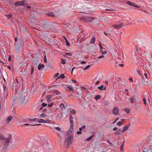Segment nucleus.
Here are the masks:
<instances>
[{"label":"nucleus","instance_id":"60","mask_svg":"<svg viewBox=\"0 0 152 152\" xmlns=\"http://www.w3.org/2000/svg\"><path fill=\"white\" fill-rule=\"evenodd\" d=\"M86 127V126L85 125L83 126L82 127H81V128L83 129H84Z\"/></svg>","mask_w":152,"mask_h":152},{"label":"nucleus","instance_id":"53","mask_svg":"<svg viewBox=\"0 0 152 152\" xmlns=\"http://www.w3.org/2000/svg\"><path fill=\"white\" fill-rule=\"evenodd\" d=\"M82 133V132L80 131H77V134H81Z\"/></svg>","mask_w":152,"mask_h":152},{"label":"nucleus","instance_id":"5","mask_svg":"<svg viewBox=\"0 0 152 152\" xmlns=\"http://www.w3.org/2000/svg\"><path fill=\"white\" fill-rule=\"evenodd\" d=\"M21 45L20 44H17L15 48V51L17 53L19 52L20 49Z\"/></svg>","mask_w":152,"mask_h":152},{"label":"nucleus","instance_id":"20","mask_svg":"<svg viewBox=\"0 0 152 152\" xmlns=\"http://www.w3.org/2000/svg\"><path fill=\"white\" fill-rule=\"evenodd\" d=\"M38 119L37 118H33L30 119L29 121L31 122H34L35 121H37L38 120Z\"/></svg>","mask_w":152,"mask_h":152},{"label":"nucleus","instance_id":"14","mask_svg":"<svg viewBox=\"0 0 152 152\" xmlns=\"http://www.w3.org/2000/svg\"><path fill=\"white\" fill-rule=\"evenodd\" d=\"M146 147L148 152H152V145H148Z\"/></svg>","mask_w":152,"mask_h":152},{"label":"nucleus","instance_id":"44","mask_svg":"<svg viewBox=\"0 0 152 152\" xmlns=\"http://www.w3.org/2000/svg\"><path fill=\"white\" fill-rule=\"evenodd\" d=\"M148 151L146 147L144 148V151L143 152H148Z\"/></svg>","mask_w":152,"mask_h":152},{"label":"nucleus","instance_id":"38","mask_svg":"<svg viewBox=\"0 0 152 152\" xmlns=\"http://www.w3.org/2000/svg\"><path fill=\"white\" fill-rule=\"evenodd\" d=\"M5 139V137H4V136L1 135V134H0V140H4V139Z\"/></svg>","mask_w":152,"mask_h":152},{"label":"nucleus","instance_id":"19","mask_svg":"<svg viewBox=\"0 0 152 152\" xmlns=\"http://www.w3.org/2000/svg\"><path fill=\"white\" fill-rule=\"evenodd\" d=\"M63 55L67 58H68L69 56H72V54H71L68 53H65L64 54H63Z\"/></svg>","mask_w":152,"mask_h":152},{"label":"nucleus","instance_id":"41","mask_svg":"<svg viewBox=\"0 0 152 152\" xmlns=\"http://www.w3.org/2000/svg\"><path fill=\"white\" fill-rule=\"evenodd\" d=\"M61 63L63 64H64L65 63V61L64 59H61Z\"/></svg>","mask_w":152,"mask_h":152},{"label":"nucleus","instance_id":"28","mask_svg":"<svg viewBox=\"0 0 152 152\" xmlns=\"http://www.w3.org/2000/svg\"><path fill=\"white\" fill-rule=\"evenodd\" d=\"M101 98V97L100 96V95H96L95 98V99L96 100H98V99H99L100 98Z\"/></svg>","mask_w":152,"mask_h":152},{"label":"nucleus","instance_id":"32","mask_svg":"<svg viewBox=\"0 0 152 152\" xmlns=\"http://www.w3.org/2000/svg\"><path fill=\"white\" fill-rule=\"evenodd\" d=\"M90 67V65H88L86 67H83L84 70H87Z\"/></svg>","mask_w":152,"mask_h":152},{"label":"nucleus","instance_id":"11","mask_svg":"<svg viewBox=\"0 0 152 152\" xmlns=\"http://www.w3.org/2000/svg\"><path fill=\"white\" fill-rule=\"evenodd\" d=\"M127 4H128L130 6L134 7H136L137 8H140V7L139 6L135 5L133 3L129 1H127Z\"/></svg>","mask_w":152,"mask_h":152},{"label":"nucleus","instance_id":"52","mask_svg":"<svg viewBox=\"0 0 152 152\" xmlns=\"http://www.w3.org/2000/svg\"><path fill=\"white\" fill-rule=\"evenodd\" d=\"M118 118H116L114 121L113 122V124H114L118 120Z\"/></svg>","mask_w":152,"mask_h":152},{"label":"nucleus","instance_id":"51","mask_svg":"<svg viewBox=\"0 0 152 152\" xmlns=\"http://www.w3.org/2000/svg\"><path fill=\"white\" fill-rule=\"evenodd\" d=\"M25 98L23 97V98L22 99H21V100L22 101H21V102H22V103H24L25 102L24 101H23L24 100H25Z\"/></svg>","mask_w":152,"mask_h":152},{"label":"nucleus","instance_id":"36","mask_svg":"<svg viewBox=\"0 0 152 152\" xmlns=\"http://www.w3.org/2000/svg\"><path fill=\"white\" fill-rule=\"evenodd\" d=\"M107 53V51H103L101 50V54L102 55H104L106 54Z\"/></svg>","mask_w":152,"mask_h":152},{"label":"nucleus","instance_id":"15","mask_svg":"<svg viewBox=\"0 0 152 152\" xmlns=\"http://www.w3.org/2000/svg\"><path fill=\"white\" fill-rule=\"evenodd\" d=\"M41 23L44 26V27L47 26L48 23L47 22L45 21V20L43 21H41Z\"/></svg>","mask_w":152,"mask_h":152},{"label":"nucleus","instance_id":"26","mask_svg":"<svg viewBox=\"0 0 152 152\" xmlns=\"http://www.w3.org/2000/svg\"><path fill=\"white\" fill-rule=\"evenodd\" d=\"M104 87V85H102L98 87V88L100 90H103Z\"/></svg>","mask_w":152,"mask_h":152},{"label":"nucleus","instance_id":"18","mask_svg":"<svg viewBox=\"0 0 152 152\" xmlns=\"http://www.w3.org/2000/svg\"><path fill=\"white\" fill-rule=\"evenodd\" d=\"M52 95H48L47 96L46 99L47 100V101L48 102H51V100L50 99V97L52 96Z\"/></svg>","mask_w":152,"mask_h":152},{"label":"nucleus","instance_id":"54","mask_svg":"<svg viewBox=\"0 0 152 152\" xmlns=\"http://www.w3.org/2000/svg\"><path fill=\"white\" fill-rule=\"evenodd\" d=\"M117 129V128L116 127H115L113 128V131H115Z\"/></svg>","mask_w":152,"mask_h":152},{"label":"nucleus","instance_id":"35","mask_svg":"<svg viewBox=\"0 0 152 152\" xmlns=\"http://www.w3.org/2000/svg\"><path fill=\"white\" fill-rule=\"evenodd\" d=\"M54 93L55 94H56L58 95L60 94V92L59 91L57 90H56L54 91Z\"/></svg>","mask_w":152,"mask_h":152},{"label":"nucleus","instance_id":"17","mask_svg":"<svg viewBox=\"0 0 152 152\" xmlns=\"http://www.w3.org/2000/svg\"><path fill=\"white\" fill-rule=\"evenodd\" d=\"M122 131L120 129H119L115 132V134L116 135H118Z\"/></svg>","mask_w":152,"mask_h":152},{"label":"nucleus","instance_id":"29","mask_svg":"<svg viewBox=\"0 0 152 152\" xmlns=\"http://www.w3.org/2000/svg\"><path fill=\"white\" fill-rule=\"evenodd\" d=\"M46 116V115L45 113H43L40 115V116L41 118H44Z\"/></svg>","mask_w":152,"mask_h":152},{"label":"nucleus","instance_id":"42","mask_svg":"<svg viewBox=\"0 0 152 152\" xmlns=\"http://www.w3.org/2000/svg\"><path fill=\"white\" fill-rule=\"evenodd\" d=\"M53 103H52L50 104H48V106H49L50 107H51L53 105Z\"/></svg>","mask_w":152,"mask_h":152},{"label":"nucleus","instance_id":"24","mask_svg":"<svg viewBox=\"0 0 152 152\" xmlns=\"http://www.w3.org/2000/svg\"><path fill=\"white\" fill-rule=\"evenodd\" d=\"M94 135H93L91 136H90V137H89L88 138H87L86 139V140L87 141H90L94 137Z\"/></svg>","mask_w":152,"mask_h":152},{"label":"nucleus","instance_id":"57","mask_svg":"<svg viewBox=\"0 0 152 152\" xmlns=\"http://www.w3.org/2000/svg\"><path fill=\"white\" fill-rule=\"evenodd\" d=\"M99 46L100 48L102 50L103 49V48L101 44H99Z\"/></svg>","mask_w":152,"mask_h":152},{"label":"nucleus","instance_id":"46","mask_svg":"<svg viewBox=\"0 0 152 152\" xmlns=\"http://www.w3.org/2000/svg\"><path fill=\"white\" fill-rule=\"evenodd\" d=\"M31 74H32L34 72V67L31 68Z\"/></svg>","mask_w":152,"mask_h":152},{"label":"nucleus","instance_id":"49","mask_svg":"<svg viewBox=\"0 0 152 152\" xmlns=\"http://www.w3.org/2000/svg\"><path fill=\"white\" fill-rule=\"evenodd\" d=\"M47 58H46V56H45L44 57V61L45 62H47Z\"/></svg>","mask_w":152,"mask_h":152},{"label":"nucleus","instance_id":"8","mask_svg":"<svg viewBox=\"0 0 152 152\" xmlns=\"http://www.w3.org/2000/svg\"><path fill=\"white\" fill-rule=\"evenodd\" d=\"M38 122L39 123H49L50 121L49 120H48L47 121L44 120L42 119H40L38 121Z\"/></svg>","mask_w":152,"mask_h":152},{"label":"nucleus","instance_id":"56","mask_svg":"<svg viewBox=\"0 0 152 152\" xmlns=\"http://www.w3.org/2000/svg\"><path fill=\"white\" fill-rule=\"evenodd\" d=\"M86 63V62L85 61H82L81 62V64H84Z\"/></svg>","mask_w":152,"mask_h":152},{"label":"nucleus","instance_id":"7","mask_svg":"<svg viewBox=\"0 0 152 152\" xmlns=\"http://www.w3.org/2000/svg\"><path fill=\"white\" fill-rule=\"evenodd\" d=\"M130 125V124H128L124 126L123 130L122 131V132H125L128 129V128Z\"/></svg>","mask_w":152,"mask_h":152},{"label":"nucleus","instance_id":"45","mask_svg":"<svg viewBox=\"0 0 152 152\" xmlns=\"http://www.w3.org/2000/svg\"><path fill=\"white\" fill-rule=\"evenodd\" d=\"M143 102L146 105V102L145 99V98H144V99H143Z\"/></svg>","mask_w":152,"mask_h":152},{"label":"nucleus","instance_id":"39","mask_svg":"<svg viewBox=\"0 0 152 152\" xmlns=\"http://www.w3.org/2000/svg\"><path fill=\"white\" fill-rule=\"evenodd\" d=\"M71 113L72 114H75L76 113V111L75 110H73L71 111Z\"/></svg>","mask_w":152,"mask_h":152},{"label":"nucleus","instance_id":"6","mask_svg":"<svg viewBox=\"0 0 152 152\" xmlns=\"http://www.w3.org/2000/svg\"><path fill=\"white\" fill-rule=\"evenodd\" d=\"M123 26V23H121L118 24H114L112 25L113 27L115 28H119Z\"/></svg>","mask_w":152,"mask_h":152},{"label":"nucleus","instance_id":"63","mask_svg":"<svg viewBox=\"0 0 152 152\" xmlns=\"http://www.w3.org/2000/svg\"><path fill=\"white\" fill-rule=\"evenodd\" d=\"M144 75H145V77H146V78H147V74H146V73H145L144 74Z\"/></svg>","mask_w":152,"mask_h":152},{"label":"nucleus","instance_id":"23","mask_svg":"<svg viewBox=\"0 0 152 152\" xmlns=\"http://www.w3.org/2000/svg\"><path fill=\"white\" fill-rule=\"evenodd\" d=\"M124 110L127 113H129L130 112V110L128 107H125Z\"/></svg>","mask_w":152,"mask_h":152},{"label":"nucleus","instance_id":"37","mask_svg":"<svg viewBox=\"0 0 152 152\" xmlns=\"http://www.w3.org/2000/svg\"><path fill=\"white\" fill-rule=\"evenodd\" d=\"M55 129L59 131H61V128L58 127H56Z\"/></svg>","mask_w":152,"mask_h":152},{"label":"nucleus","instance_id":"13","mask_svg":"<svg viewBox=\"0 0 152 152\" xmlns=\"http://www.w3.org/2000/svg\"><path fill=\"white\" fill-rule=\"evenodd\" d=\"M69 122L70 125H73V118L72 115H70L69 117Z\"/></svg>","mask_w":152,"mask_h":152},{"label":"nucleus","instance_id":"31","mask_svg":"<svg viewBox=\"0 0 152 152\" xmlns=\"http://www.w3.org/2000/svg\"><path fill=\"white\" fill-rule=\"evenodd\" d=\"M69 89V90L70 91H73V89L72 87L69 86L67 87Z\"/></svg>","mask_w":152,"mask_h":152},{"label":"nucleus","instance_id":"22","mask_svg":"<svg viewBox=\"0 0 152 152\" xmlns=\"http://www.w3.org/2000/svg\"><path fill=\"white\" fill-rule=\"evenodd\" d=\"M44 65L43 64L41 65H39L38 67V69L39 70H40L42 68H44Z\"/></svg>","mask_w":152,"mask_h":152},{"label":"nucleus","instance_id":"40","mask_svg":"<svg viewBox=\"0 0 152 152\" xmlns=\"http://www.w3.org/2000/svg\"><path fill=\"white\" fill-rule=\"evenodd\" d=\"M117 125L120 126V125H121L122 124V123L121 121H119L117 123Z\"/></svg>","mask_w":152,"mask_h":152},{"label":"nucleus","instance_id":"64","mask_svg":"<svg viewBox=\"0 0 152 152\" xmlns=\"http://www.w3.org/2000/svg\"><path fill=\"white\" fill-rule=\"evenodd\" d=\"M79 130H80V131L81 132V131H82V128H81V127L80 128H79Z\"/></svg>","mask_w":152,"mask_h":152},{"label":"nucleus","instance_id":"59","mask_svg":"<svg viewBox=\"0 0 152 152\" xmlns=\"http://www.w3.org/2000/svg\"><path fill=\"white\" fill-rule=\"evenodd\" d=\"M3 88L4 90H5L6 89V87L4 84L3 85Z\"/></svg>","mask_w":152,"mask_h":152},{"label":"nucleus","instance_id":"47","mask_svg":"<svg viewBox=\"0 0 152 152\" xmlns=\"http://www.w3.org/2000/svg\"><path fill=\"white\" fill-rule=\"evenodd\" d=\"M47 105V104L46 103H43L42 104V106L43 107H45Z\"/></svg>","mask_w":152,"mask_h":152},{"label":"nucleus","instance_id":"16","mask_svg":"<svg viewBox=\"0 0 152 152\" xmlns=\"http://www.w3.org/2000/svg\"><path fill=\"white\" fill-rule=\"evenodd\" d=\"M73 129V125H70L68 131V132L71 133Z\"/></svg>","mask_w":152,"mask_h":152},{"label":"nucleus","instance_id":"30","mask_svg":"<svg viewBox=\"0 0 152 152\" xmlns=\"http://www.w3.org/2000/svg\"><path fill=\"white\" fill-rule=\"evenodd\" d=\"M12 117L11 116H10L7 119V121L8 122H9L11 120H12Z\"/></svg>","mask_w":152,"mask_h":152},{"label":"nucleus","instance_id":"50","mask_svg":"<svg viewBox=\"0 0 152 152\" xmlns=\"http://www.w3.org/2000/svg\"><path fill=\"white\" fill-rule=\"evenodd\" d=\"M41 124H32L31 125V126H37L41 125Z\"/></svg>","mask_w":152,"mask_h":152},{"label":"nucleus","instance_id":"25","mask_svg":"<svg viewBox=\"0 0 152 152\" xmlns=\"http://www.w3.org/2000/svg\"><path fill=\"white\" fill-rule=\"evenodd\" d=\"M64 38L65 39L66 42V44L67 46H69L70 45L69 43L66 38L65 37H64Z\"/></svg>","mask_w":152,"mask_h":152},{"label":"nucleus","instance_id":"34","mask_svg":"<svg viewBox=\"0 0 152 152\" xmlns=\"http://www.w3.org/2000/svg\"><path fill=\"white\" fill-rule=\"evenodd\" d=\"M65 76L64 74H61L58 77V78H62L63 79H64V78Z\"/></svg>","mask_w":152,"mask_h":152},{"label":"nucleus","instance_id":"48","mask_svg":"<svg viewBox=\"0 0 152 152\" xmlns=\"http://www.w3.org/2000/svg\"><path fill=\"white\" fill-rule=\"evenodd\" d=\"M104 57V56L103 55H101L98 57V58H101Z\"/></svg>","mask_w":152,"mask_h":152},{"label":"nucleus","instance_id":"58","mask_svg":"<svg viewBox=\"0 0 152 152\" xmlns=\"http://www.w3.org/2000/svg\"><path fill=\"white\" fill-rule=\"evenodd\" d=\"M137 73H138V74L140 75L141 74H140V71L139 70H137Z\"/></svg>","mask_w":152,"mask_h":152},{"label":"nucleus","instance_id":"3","mask_svg":"<svg viewBox=\"0 0 152 152\" xmlns=\"http://www.w3.org/2000/svg\"><path fill=\"white\" fill-rule=\"evenodd\" d=\"M94 18L92 17H83L81 18L82 20H84L85 22H91L94 20Z\"/></svg>","mask_w":152,"mask_h":152},{"label":"nucleus","instance_id":"55","mask_svg":"<svg viewBox=\"0 0 152 152\" xmlns=\"http://www.w3.org/2000/svg\"><path fill=\"white\" fill-rule=\"evenodd\" d=\"M129 80L130 82H132L133 81V79L132 78H130L129 79Z\"/></svg>","mask_w":152,"mask_h":152},{"label":"nucleus","instance_id":"1","mask_svg":"<svg viewBox=\"0 0 152 152\" xmlns=\"http://www.w3.org/2000/svg\"><path fill=\"white\" fill-rule=\"evenodd\" d=\"M73 139V136L71 135L65 140V144L68 146L71 144L72 143V140Z\"/></svg>","mask_w":152,"mask_h":152},{"label":"nucleus","instance_id":"21","mask_svg":"<svg viewBox=\"0 0 152 152\" xmlns=\"http://www.w3.org/2000/svg\"><path fill=\"white\" fill-rule=\"evenodd\" d=\"M96 41V38L95 37H93L91 39L90 43L91 44H94Z\"/></svg>","mask_w":152,"mask_h":152},{"label":"nucleus","instance_id":"2","mask_svg":"<svg viewBox=\"0 0 152 152\" xmlns=\"http://www.w3.org/2000/svg\"><path fill=\"white\" fill-rule=\"evenodd\" d=\"M9 138H7L5 140L4 144V149L7 148V146L8 145L10 141L12 138V137L11 135H9Z\"/></svg>","mask_w":152,"mask_h":152},{"label":"nucleus","instance_id":"9","mask_svg":"<svg viewBox=\"0 0 152 152\" xmlns=\"http://www.w3.org/2000/svg\"><path fill=\"white\" fill-rule=\"evenodd\" d=\"M43 144V148H46L48 146V143L47 140H44L42 141Z\"/></svg>","mask_w":152,"mask_h":152},{"label":"nucleus","instance_id":"4","mask_svg":"<svg viewBox=\"0 0 152 152\" xmlns=\"http://www.w3.org/2000/svg\"><path fill=\"white\" fill-rule=\"evenodd\" d=\"M113 114L115 115H118L119 114V109L118 107H114L113 110Z\"/></svg>","mask_w":152,"mask_h":152},{"label":"nucleus","instance_id":"12","mask_svg":"<svg viewBox=\"0 0 152 152\" xmlns=\"http://www.w3.org/2000/svg\"><path fill=\"white\" fill-rule=\"evenodd\" d=\"M137 99V98L136 97H135V96H132L131 98V100L130 102L131 103H133L134 102L136 101Z\"/></svg>","mask_w":152,"mask_h":152},{"label":"nucleus","instance_id":"10","mask_svg":"<svg viewBox=\"0 0 152 152\" xmlns=\"http://www.w3.org/2000/svg\"><path fill=\"white\" fill-rule=\"evenodd\" d=\"M25 1H20L16 2L15 4L17 6H22L24 5Z\"/></svg>","mask_w":152,"mask_h":152},{"label":"nucleus","instance_id":"43","mask_svg":"<svg viewBox=\"0 0 152 152\" xmlns=\"http://www.w3.org/2000/svg\"><path fill=\"white\" fill-rule=\"evenodd\" d=\"M106 11H113L114 10L113 9H106L105 10Z\"/></svg>","mask_w":152,"mask_h":152},{"label":"nucleus","instance_id":"27","mask_svg":"<svg viewBox=\"0 0 152 152\" xmlns=\"http://www.w3.org/2000/svg\"><path fill=\"white\" fill-rule=\"evenodd\" d=\"M124 144V142H123V144L121 145L120 147L121 150L122 152L124 151V148L123 146Z\"/></svg>","mask_w":152,"mask_h":152},{"label":"nucleus","instance_id":"62","mask_svg":"<svg viewBox=\"0 0 152 152\" xmlns=\"http://www.w3.org/2000/svg\"><path fill=\"white\" fill-rule=\"evenodd\" d=\"M11 56H9V57L8 58V60L9 61H10L11 60Z\"/></svg>","mask_w":152,"mask_h":152},{"label":"nucleus","instance_id":"33","mask_svg":"<svg viewBox=\"0 0 152 152\" xmlns=\"http://www.w3.org/2000/svg\"><path fill=\"white\" fill-rule=\"evenodd\" d=\"M48 15L51 17H53L54 15V14L52 12L49 13Z\"/></svg>","mask_w":152,"mask_h":152},{"label":"nucleus","instance_id":"61","mask_svg":"<svg viewBox=\"0 0 152 152\" xmlns=\"http://www.w3.org/2000/svg\"><path fill=\"white\" fill-rule=\"evenodd\" d=\"M59 74L58 73H57L56 74V77H57L59 75Z\"/></svg>","mask_w":152,"mask_h":152}]
</instances>
